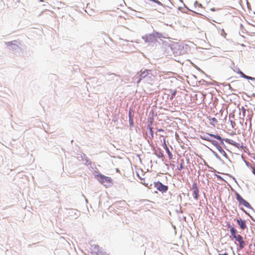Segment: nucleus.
I'll return each mask as SVG.
<instances>
[{"instance_id":"obj_3","label":"nucleus","mask_w":255,"mask_h":255,"mask_svg":"<svg viewBox=\"0 0 255 255\" xmlns=\"http://www.w3.org/2000/svg\"><path fill=\"white\" fill-rule=\"evenodd\" d=\"M236 198L239 203V205H243L248 209H252L250 204L246 200L244 199L243 197L237 192L235 193Z\"/></svg>"},{"instance_id":"obj_13","label":"nucleus","mask_w":255,"mask_h":255,"mask_svg":"<svg viewBox=\"0 0 255 255\" xmlns=\"http://www.w3.org/2000/svg\"><path fill=\"white\" fill-rule=\"evenodd\" d=\"M192 189H193V191H195V190H198V187H197V184H196V183H194L192 184Z\"/></svg>"},{"instance_id":"obj_8","label":"nucleus","mask_w":255,"mask_h":255,"mask_svg":"<svg viewBox=\"0 0 255 255\" xmlns=\"http://www.w3.org/2000/svg\"><path fill=\"white\" fill-rule=\"evenodd\" d=\"M209 120L210 121V124L214 127H215L218 123V121L215 118H209Z\"/></svg>"},{"instance_id":"obj_19","label":"nucleus","mask_w":255,"mask_h":255,"mask_svg":"<svg viewBox=\"0 0 255 255\" xmlns=\"http://www.w3.org/2000/svg\"><path fill=\"white\" fill-rule=\"evenodd\" d=\"M168 74V73H164V72H162L160 75V77H164V75H167Z\"/></svg>"},{"instance_id":"obj_9","label":"nucleus","mask_w":255,"mask_h":255,"mask_svg":"<svg viewBox=\"0 0 255 255\" xmlns=\"http://www.w3.org/2000/svg\"><path fill=\"white\" fill-rule=\"evenodd\" d=\"M165 149L166 150V152L168 154L169 159H172L173 158V155L166 144L165 145Z\"/></svg>"},{"instance_id":"obj_27","label":"nucleus","mask_w":255,"mask_h":255,"mask_svg":"<svg viewBox=\"0 0 255 255\" xmlns=\"http://www.w3.org/2000/svg\"><path fill=\"white\" fill-rule=\"evenodd\" d=\"M231 123L232 125H233V124H235V123L232 121H231Z\"/></svg>"},{"instance_id":"obj_18","label":"nucleus","mask_w":255,"mask_h":255,"mask_svg":"<svg viewBox=\"0 0 255 255\" xmlns=\"http://www.w3.org/2000/svg\"><path fill=\"white\" fill-rule=\"evenodd\" d=\"M241 109H242V111L243 112V116L245 117V114H246V109L243 107H242Z\"/></svg>"},{"instance_id":"obj_10","label":"nucleus","mask_w":255,"mask_h":255,"mask_svg":"<svg viewBox=\"0 0 255 255\" xmlns=\"http://www.w3.org/2000/svg\"><path fill=\"white\" fill-rule=\"evenodd\" d=\"M199 190L193 191V196H194V198L196 200H197L198 199V198H199Z\"/></svg>"},{"instance_id":"obj_29","label":"nucleus","mask_w":255,"mask_h":255,"mask_svg":"<svg viewBox=\"0 0 255 255\" xmlns=\"http://www.w3.org/2000/svg\"><path fill=\"white\" fill-rule=\"evenodd\" d=\"M242 209V210H243V211H244V212H245V210H244V209H243V208H242V209Z\"/></svg>"},{"instance_id":"obj_23","label":"nucleus","mask_w":255,"mask_h":255,"mask_svg":"<svg viewBox=\"0 0 255 255\" xmlns=\"http://www.w3.org/2000/svg\"><path fill=\"white\" fill-rule=\"evenodd\" d=\"M175 92H174L173 93L172 96V97H171V98H173V97H174V96H175Z\"/></svg>"},{"instance_id":"obj_1","label":"nucleus","mask_w":255,"mask_h":255,"mask_svg":"<svg viewBox=\"0 0 255 255\" xmlns=\"http://www.w3.org/2000/svg\"><path fill=\"white\" fill-rule=\"evenodd\" d=\"M230 231L234 239L239 243L240 248L241 249H243L246 246V243L243 240V237L240 235L237 234L236 229L234 227H231Z\"/></svg>"},{"instance_id":"obj_16","label":"nucleus","mask_w":255,"mask_h":255,"mask_svg":"<svg viewBox=\"0 0 255 255\" xmlns=\"http://www.w3.org/2000/svg\"><path fill=\"white\" fill-rule=\"evenodd\" d=\"M184 168V166L183 163H181L180 166L178 167V170H181Z\"/></svg>"},{"instance_id":"obj_7","label":"nucleus","mask_w":255,"mask_h":255,"mask_svg":"<svg viewBox=\"0 0 255 255\" xmlns=\"http://www.w3.org/2000/svg\"><path fill=\"white\" fill-rule=\"evenodd\" d=\"M224 140L226 143H228L230 144H231V145L235 146H238V145L239 144V143H238L236 142L235 141L231 140L230 139H229V138H226V139H225Z\"/></svg>"},{"instance_id":"obj_5","label":"nucleus","mask_w":255,"mask_h":255,"mask_svg":"<svg viewBox=\"0 0 255 255\" xmlns=\"http://www.w3.org/2000/svg\"><path fill=\"white\" fill-rule=\"evenodd\" d=\"M156 41L157 40L155 38V36H154L152 33L149 34L146 37V41L147 42H156Z\"/></svg>"},{"instance_id":"obj_17","label":"nucleus","mask_w":255,"mask_h":255,"mask_svg":"<svg viewBox=\"0 0 255 255\" xmlns=\"http://www.w3.org/2000/svg\"><path fill=\"white\" fill-rule=\"evenodd\" d=\"M245 79H248V80H255V78H253V77H250V76H246Z\"/></svg>"},{"instance_id":"obj_20","label":"nucleus","mask_w":255,"mask_h":255,"mask_svg":"<svg viewBox=\"0 0 255 255\" xmlns=\"http://www.w3.org/2000/svg\"><path fill=\"white\" fill-rule=\"evenodd\" d=\"M95 249H96V250H97V252H99V246H95Z\"/></svg>"},{"instance_id":"obj_25","label":"nucleus","mask_w":255,"mask_h":255,"mask_svg":"<svg viewBox=\"0 0 255 255\" xmlns=\"http://www.w3.org/2000/svg\"><path fill=\"white\" fill-rule=\"evenodd\" d=\"M219 255H228L227 253H225L224 254H219Z\"/></svg>"},{"instance_id":"obj_28","label":"nucleus","mask_w":255,"mask_h":255,"mask_svg":"<svg viewBox=\"0 0 255 255\" xmlns=\"http://www.w3.org/2000/svg\"><path fill=\"white\" fill-rule=\"evenodd\" d=\"M199 7H201V6H202L201 4H199Z\"/></svg>"},{"instance_id":"obj_6","label":"nucleus","mask_w":255,"mask_h":255,"mask_svg":"<svg viewBox=\"0 0 255 255\" xmlns=\"http://www.w3.org/2000/svg\"><path fill=\"white\" fill-rule=\"evenodd\" d=\"M237 223L242 230H245L247 228L246 222L244 220L238 219Z\"/></svg>"},{"instance_id":"obj_14","label":"nucleus","mask_w":255,"mask_h":255,"mask_svg":"<svg viewBox=\"0 0 255 255\" xmlns=\"http://www.w3.org/2000/svg\"><path fill=\"white\" fill-rule=\"evenodd\" d=\"M217 148L221 153L223 152L224 154H226L225 151L220 145H218Z\"/></svg>"},{"instance_id":"obj_4","label":"nucleus","mask_w":255,"mask_h":255,"mask_svg":"<svg viewBox=\"0 0 255 255\" xmlns=\"http://www.w3.org/2000/svg\"><path fill=\"white\" fill-rule=\"evenodd\" d=\"M154 187L159 191L162 192H166L168 189L167 186L164 185L161 182L158 181L154 182Z\"/></svg>"},{"instance_id":"obj_11","label":"nucleus","mask_w":255,"mask_h":255,"mask_svg":"<svg viewBox=\"0 0 255 255\" xmlns=\"http://www.w3.org/2000/svg\"><path fill=\"white\" fill-rule=\"evenodd\" d=\"M152 34L153 35H154V36H155L156 39L157 37H158V38L163 37V36H162V33L154 31Z\"/></svg>"},{"instance_id":"obj_12","label":"nucleus","mask_w":255,"mask_h":255,"mask_svg":"<svg viewBox=\"0 0 255 255\" xmlns=\"http://www.w3.org/2000/svg\"><path fill=\"white\" fill-rule=\"evenodd\" d=\"M209 136H212V137H214V138L218 139V140H222V138H221V137L219 135H215V134H210V133H208V134Z\"/></svg>"},{"instance_id":"obj_24","label":"nucleus","mask_w":255,"mask_h":255,"mask_svg":"<svg viewBox=\"0 0 255 255\" xmlns=\"http://www.w3.org/2000/svg\"><path fill=\"white\" fill-rule=\"evenodd\" d=\"M158 131H159V132L160 131H163V130L162 129L160 128V129H158Z\"/></svg>"},{"instance_id":"obj_26","label":"nucleus","mask_w":255,"mask_h":255,"mask_svg":"<svg viewBox=\"0 0 255 255\" xmlns=\"http://www.w3.org/2000/svg\"><path fill=\"white\" fill-rule=\"evenodd\" d=\"M211 10H212V11H215V10L214 8H211Z\"/></svg>"},{"instance_id":"obj_21","label":"nucleus","mask_w":255,"mask_h":255,"mask_svg":"<svg viewBox=\"0 0 255 255\" xmlns=\"http://www.w3.org/2000/svg\"><path fill=\"white\" fill-rule=\"evenodd\" d=\"M253 173L255 175V168H253Z\"/></svg>"},{"instance_id":"obj_22","label":"nucleus","mask_w":255,"mask_h":255,"mask_svg":"<svg viewBox=\"0 0 255 255\" xmlns=\"http://www.w3.org/2000/svg\"><path fill=\"white\" fill-rule=\"evenodd\" d=\"M205 139L207 140L208 141H210V139H209V138L208 137L205 138Z\"/></svg>"},{"instance_id":"obj_2","label":"nucleus","mask_w":255,"mask_h":255,"mask_svg":"<svg viewBox=\"0 0 255 255\" xmlns=\"http://www.w3.org/2000/svg\"><path fill=\"white\" fill-rule=\"evenodd\" d=\"M96 179L104 186H110L112 182V179L111 177L106 176L101 174H98L95 175Z\"/></svg>"},{"instance_id":"obj_15","label":"nucleus","mask_w":255,"mask_h":255,"mask_svg":"<svg viewBox=\"0 0 255 255\" xmlns=\"http://www.w3.org/2000/svg\"><path fill=\"white\" fill-rule=\"evenodd\" d=\"M239 74L241 75V77H242L243 78H246V75H245L243 72L242 71H240L239 72Z\"/></svg>"}]
</instances>
